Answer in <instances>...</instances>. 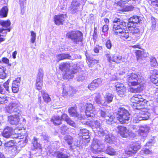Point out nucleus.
<instances>
[{
	"mask_svg": "<svg viewBox=\"0 0 158 158\" xmlns=\"http://www.w3.org/2000/svg\"><path fill=\"white\" fill-rule=\"evenodd\" d=\"M129 86H132L129 88L130 92L136 93L140 92L143 89L145 81L143 77L139 74L132 73L127 75V79Z\"/></svg>",
	"mask_w": 158,
	"mask_h": 158,
	"instance_id": "obj_1",
	"label": "nucleus"
},
{
	"mask_svg": "<svg viewBox=\"0 0 158 158\" xmlns=\"http://www.w3.org/2000/svg\"><path fill=\"white\" fill-rule=\"evenodd\" d=\"M120 21V19L118 18H115L114 19L113 29L116 34H120L121 38L125 40L129 37V32L127 30L126 23Z\"/></svg>",
	"mask_w": 158,
	"mask_h": 158,
	"instance_id": "obj_2",
	"label": "nucleus"
},
{
	"mask_svg": "<svg viewBox=\"0 0 158 158\" xmlns=\"http://www.w3.org/2000/svg\"><path fill=\"white\" fill-rule=\"evenodd\" d=\"M140 21V18L137 16H134L128 20L127 27L130 35L132 34V38H136V40L140 35V30L137 27H136L135 25L139 23Z\"/></svg>",
	"mask_w": 158,
	"mask_h": 158,
	"instance_id": "obj_3",
	"label": "nucleus"
},
{
	"mask_svg": "<svg viewBox=\"0 0 158 158\" xmlns=\"http://www.w3.org/2000/svg\"><path fill=\"white\" fill-rule=\"evenodd\" d=\"M66 37L69 39L75 44L82 43L83 41V34L80 31L77 30L69 31L66 34Z\"/></svg>",
	"mask_w": 158,
	"mask_h": 158,
	"instance_id": "obj_4",
	"label": "nucleus"
},
{
	"mask_svg": "<svg viewBox=\"0 0 158 158\" xmlns=\"http://www.w3.org/2000/svg\"><path fill=\"white\" fill-rule=\"evenodd\" d=\"M70 66L68 62L63 63L60 65V69L62 71H64V77L67 79H71L73 77V74L76 73L77 71L76 69H69Z\"/></svg>",
	"mask_w": 158,
	"mask_h": 158,
	"instance_id": "obj_5",
	"label": "nucleus"
},
{
	"mask_svg": "<svg viewBox=\"0 0 158 158\" xmlns=\"http://www.w3.org/2000/svg\"><path fill=\"white\" fill-rule=\"evenodd\" d=\"M130 114L124 108L121 107L118 109L116 114L118 120L121 124L127 123L130 119Z\"/></svg>",
	"mask_w": 158,
	"mask_h": 158,
	"instance_id": "obj_6",
	"label": "nucleus"
},
{
	"mask_svg": "<svg viewBox=\"0 0 158 158\" xmlns=\"http://www.w3.org/2000/svg\"><path fill=\"white\" fill-rule=\"evenodd\" d=\"M131 101L134 103L133 106L135 107V109L139 110L140 112L145 110L143 108V106L145 102V99L141 95L138 94L135 95L131 98Z\"/></svg>",
	"mask_w": 158,
	"mask_h": 158,
	"instance_id": "obj_7",
	"label": "nucleus"
},
{
	"mask_svg": "<svg viewBox=\"0 0 158 158\" xmlns=\"http://www.w3.org/2000/svg\"><path fill=\"white\" fill-rule=\"evenodd\" d=\"M103 148L102 142L101 140L94 139L90 148L91 150L93 153L95 154L100 153Z\"/></svg>",
	"mask_w": 158,
	"mask_h": 158,
	"instance_id": "obj_8",
	"label": "nucleus"
},
{
	"mask_svg": "<svg viewBox=\"0 0 158 158\" xmlns=\"http://www.w3.org/2000/svg\"><path fill=\"white\" fill-rule=\"evenodd\" d=\"M106 56L109 62V65L111 68H113L114 67V64H111V62L116 63H121L122 61H123L122 57L121 56L106 54Z\"/></svg>",
	"mask_w": 158,
	"mask_h": 158,
	"instance_id": "obj_9",
	"label": "nucleus"
},
{
	"mask_svg": "<svg viewBox=\"0 0 158 158\" xmlns=\"http://www.w3.org/2000/svg\"><path fill=\"white\" fill-rule=\"evenodd\" d=\"M150 114L146 111V110H141L139 112V114L137 117H135L133 120L134 123H139V121L145 120L148 119L150 116Z\"/></svg>",
	"mask_w": 158,
	"mask_h": 158,
	"instance_id": "obj_10",
	"label": "nucleus"
},
{
	"mask_svg": "<svg viewBox=\"0 0 158 158\" xmlns=\"http://www.w3.org/2000/svg\"><path fill=\"white\" fill-rule=\"evenodd\" d=\"M19 104L17 102H12L10 103L6 107V111L9 113H15L21 114V112L18 107Z\"/></svg>",
	"mask_w": 158,
	"mask_h": 158,
	"instance_id": "obj_11",
	"label": "nucleus"
},
{
	"mask_svg": "<svg viewBox=\"0 0 158 158\" xmlns=\"http://www.w3.org/2000/svg\"><path fill=\"white\" fill-rule=\"evenodd\" d=\"M85 114L87 117L94 118L96 114L95 107L93 104L89 103L86 105Z\"/></svg>",
	"mask_w": 158,
	"mask_h": 158,
	"instance_id": "obj_12",
	"label": "nucleus"
},
{
	"mask_svg": "<svg viewBox=\"0 0 158 158\" xmlns=\"http://www.w3.org/2000/svg\"><path fill=\"white\" fill-rule=\"evenodd\" d=\"M115 86L118 95L120 97H123L126 91V88L124 85L122 83L118 82L115 84Z\"/></svg>",
	"mask_w": 158,
	"mask_h": 158,
	"instance_id": "obj_13",
	"label": "nucleus"
},
{
	"mask_svg": "<svg viewBox=\"0 0 158 158\" xmlns=\"http://www.w3.org/2000/svg\"><path fill=\"white\" fill-rule=\"evenodd\" d=\"M15 143L14 141L10 140L5 143V146L12 153L16 154L18 153V150L16 147L14 145Z\"/></svg>",
	"mask_w": 158,
	"mask_h": 158,
	"instance_id": "obj_14",
	"label": "nucleus"
},
{
	"mask_svg": "<svg viewBox=\"0 0 158 158\" xmlns=\"http://www.w3.org/2000/svg\"><path fill=\"white\" fill-rule=\"evenodd\" d=\"M21 114H16L8 117V121L12 125H17L19 123V116Z\"/></svg>",
	"mask_w": 158,
	"mask_h": 158,
	"instance_id": "obj_15",
	"label": "nucleus"
},
{
	"mask_svg": "<svg viewBox=\"0 0 158 158\" xmlns=\"http://www.w3.org/2000/svg\"><path fill=\"white\" fill-rule=\"evenodd\" d=\"M118 132L123 137H127L129 135L130 131L126 127L119 126L117 127Z\"/></svg>",
	"mask_w": 158,
	"mask_h": 158,
	"instance_id": "obj_16",
	"label": "nucleus"
},
{
	"mask_svg": "<svg viewBox=\"0 0 158 158\" xmlns=\"http://www.w3.org/2000/svg\"><path fill=\"white\" fill-rule=\"evenodd\" d=\"M66 17V15L65 14H61L55 15L54 18L55 23L57 25L63 24V23Z\"/></svg>",
	"mask_w": 158,
	"mask_h": 158,
	"instance_id": "obj_17",
	"label": "nucleus"
},
{
	"mask_svg": "<svg viewBox=\"0 0 158 158\" xmlns=\"http://www.w3.org/2000/svg\"><path fill=\"white\" fill-rule=\"evenodd\" d=\"M102 79L101 78H98L97 79H95L89 85L88 88L90 90H94L98 86L102 83Z\"/></svg>",
	"mask_w": 158,
	"mask_h": 158,
	"instance_id": "obj_18",
	"label": "nucleus"
},
{
	"mask_svg": "<svg viewBox=\"0 0 158 158\" xmlns=\"http://www.w3.org/2000/svg\"><path fill=\"white\" fill-rule=\"evenodd\" d=\"M113 96L110 93H106L104 97L103 100V106H106L108 104L111 102L113 100Z\"/></svg>",
	"mask_w": 158,
	"mask_h": 158,
	"instance_id": "obj_19",
	"label": "nucleus"
},
{
	"mask_svg": "<svg viewBox=\"0 0 158 158\" xmlns=\"http://www.w3.org/2000/svg\"><path fill=\"white\" fill-rule=\"evenodd\" d=\"M64 139L66 143H67L69 145H70V148L72 149L76 147H79L77 143V144H75L74 146L71 145L73 141V138L72 136L69 135H65L64 137Z\"/></svg>",
	"mask_w": 158,
	"mask_h": 158,
	"instance_id": "obj_20",
	"label": "nucleus"
},
{
	"mask_svg": "<svg viewBox=\"0 0 158 158\" xmlns=\"http://www.w3.org/2000/svg\"><path fill=\"white\" fill-rule=\"evenodd\" d=\"M80 5V2L79 0H73L71 3V6L72 13L77 12L78 7Z\"/></svg>",
	"mask_w": 158,
	"mask_h": 158,
	"instance_id": "obj_21",
	"label": "nucleus"
},
{
	"mask_svg": "<svg viewBox=\"0 0 158 158\" xmlns=\"http://www.w3.org/2000/svg\"><path fill=\"white\" fill-rule=\"evenodd\" d=\"M12 128L9 127H6L2 133V136L6 138H9L10 137L12 131Z\"/></svg>",
	"mask_w": 158,
	"mask_h": 158,
	"instance_id": "obj_22",
	"label": "nucleus"
},
{
	"mask_svg": "<svg viewBox=\"0 0 158 158\" xmlns=\"http://www.w3.org/2000/svg\"><path fill=\"white\" fill-rule=\"evenodd\" d=\"M149 130V127H141L138 131L139 134L142 136L143 138L147 136Z\"/></svg>",
	"mask_w": 158,
	"mask_h": 158,
	"instance_id": "obj_23",
	"label": "nucleus"
},
{
	"mask_svg": "<svg viewBox=\"0 0 158 158\" xmlns=\"http://www.w3.org/2000/svg\"><path fill=\"white\" fill-rule=\"evenodd\" d=\"M68 112L69 115L74 117H78L79 114L77 112L76 107H70L69 108Z\"/></svg>",
	"mask_w": 158,
	"mask_h": 158,
	"instance_id": "obj_24",
	"label": "nucleus"
},
{
	"mask_svg": "<svg viewBox=\"0 0 158 158\" xmlns=\"http://www.w3.org/2000/svg\"><path fill=\"white\" fill-rule=\"evenodd\" d=\"M32 145L31 146V149L33 150H34L35 149H41L40 144L38 143L37 141V139L34 137L32 140Z\"/></svg>",
	"mask_w": 158,
	"mask_h": 158,
	"instance_id": "obj_25",
	"label": "nucleus"
},
{
	"mask_svg": "<svg viewBox=\"0 0 158 158\" xmlns=\"http://www.w3.org/2000/svg\"><path fill=\"white\" fill-rule=\"evenodd\" d=\"M105 120L106 123L109 124H112L115 122L114 117L110 114L107 115V116L106 117Z\"/></svg>",
	"mask_w": 158,
	"mask_h": 158,
	"instance_id": "obj_26",
	"label": "nucleus"
},
{
	"mask_svg": "<svg viewBox=\"0 0 158 158\" xmlns=\"http://www.w3.org/2000/svg\"><path fill=\"white\" fill-rule=\"evenodd\" d=\"M71 56L69 54L62 53L57 55V60L59 61L64 59H70Z\"/></svg>",
	"mask_w": 158,
	"mask_h": 158,
	"instance_id": "obj_27",
	"label": "nucleus"
},
{
	"mask_svg": "<svg viewBox=\"0 0 158 158\" xmlns=\"http://www.w3.org/2000/svg\"><path fill=\"white\" fill-rule=\"evenodd\" d=\"M115 140V136L111 134H109L105 136V141L110 143H112Z\"/></svg>",
	"mask_w": 158,
	"mask_h": 158,
	"instance_id": "obj_28",
	"label": "nucleus"
},
{
	"mask_svg": "<svg viewBox=\"0 0 158 158\" xmlns=\"http://www.w3.org/2000/svg\"><path fill=\"white\" fill-rule=\"evenodd\" d=\"M0 25L3 28H10L11 23L9 20L4 21L0 19Z\"/></svg>",
	"mask_w": 158,
	"mask_h": 158,
	"instance_id": "obj_29",
	"label": "nucleus"
},
{
	"mask_svg": "<svg viewBox=\"0 0 158 158\" xmlns=\"http://www.w3.org/2000/svg\"><path fill=\"white\" fill-rule=\"evenodd\" d=\"M8 11L7 6L3 7L0 10V16L2 18H5L7 16Z\"/></svg>",
	"mask_w": 158,
	"mask_h": 158,
	"instance_id": "obj_30",
	"label": "nucleus"
},
{
	"mask_svg": "<svg viewBox=\"0 0 158 158\" xmlns=\"http://www.w3.org/2000/svg\"><path fill=\"white\" fill-rule=\"evenodd\" d=\"M90 123H91L89 122H86V124L87 125H89L90 126L92 125L94 127L96 128V130H97L98 128H99L101 127L100 121L96 120L94 122H91Z\"/></svg>",
	"mask_w": 158,
	"mask_h": 158,
	"instance_id": "obj_31",
	"label": "nucleus"
},
{
	"mask_svg": "<svg viewBox=\"0 0 158 158\" xmlns=\"http://www.w3.org/2000/svg\"><path fill=\"white\" fill-rule=\"evenodd\" d=\"M51 121L55 125H58L61 123V118L60 116L53 117Z\"/></svg>",
	"mask_w": 158,
	"mask_h": 158,
	"instance_id": "obj_32",
	"label": "nucleus"
},
{
	"mask_svg": "<svg viewBox=\"0 0 158 158\" xmlns=\"http://www.w3.org/2000/svg\"><path fill=\"white\" fill-rule=\"evenodd\" d=\"M94 101L97 104L100 106H103V100H100L101 96L99 94H95Z\"/></svg>",
	"mask_w": 158,
	"mask_h": 158,
	"instance_id": "obj_33",
	"label": "nucleus"
},
{
	"mask_svg": "<svg viewBox=\"0 0 158 158\" xmlns=\"http://www.w3.org/2000/svg\"><path fill=\"white\" fill-rule=\"evenodd\" d=\"M151 81L156 85L158 86V74L153 73L150 76Z\"/></svg>",
	"mask_w": 158,
	"mask_h": 158,
	"instance_id": "obj_34",
	"label": "nucleus"
},
{
	"mask_svg": "<svg viewBox=\"0 0 158 158\" xmlns=\"http://www.w3.org/2000/svg\"><path fill=\"white\" fill-rule=\"evenodd\" d=\"M106 152L111 156H114L117 155L116 152L114 149V148L110 146L107 147L106 150Z\"/></svg>",
	"mask_w": 158,
	"mask_h": 158,
	"instance_id": "obj_35",
	"label": "nucleus"
},
{
	"mask_svg": "<svg viewBox=\"0 0 158 158\" xmlns=\"http://www.w3.org/2000/svg\"><path fill=\"white\" fill-rule=\"evenodd\" d=\"M71 87L69 86V85L66 84H63L62 86L63 88V92L65 95L69 94L70 95V92H71V90L69 89V87Z\"/></svg>",
	"mask_w": 158,
	"mask_h": 158,
	"instance_id": "obj_36",
	"label": "nucleus"
},
{
	"mask_svg": "<svg viewBox=\"0 0 158 158\" xmlns=\"http://www.w3.org/2000/svg\"><path fill=\"white\" fill-rule=\"evenodd\" d=\"M55 155L57 158H68L69 157L66 154L60 151L55 152Z\"/></svg>",
	"mask_w": 158,
	"mask_h": 158,
	"instance_id": "obj_37",
	"label": "nucleus"
},
{
	"mask_svg": "<svg viewBox=\"0 0 158 158\" xmlns=\"http://www.w3.org/2000/svg\"><path fill=\"white\" fill-rule=\"evenodd\" d=\"M6 68L3 67H0V78L4 79L6 77L7 74L6 73Z\"/></svg>",
	"mask_w": 158,
	"mask_h": 158,
	"instance_id": "obj_38",
	"label": "nucleus"
},
{
	"mask_svg": "<svg viewBox=\"0 0 158 158\" xmlns=\"http://www.w3.org/2000/svg\"><path fill=\"white\" fill-rule=\"evenodd\" d=\"M89 134V131L86 129H80L78 135L80 137H82L84 136L85 134Z\"/></svg>",
	"mask_w": 158,
	"mask_h": 158,
	"instance_id": "obj_39",
	"label": "nucleus"
},
{
	"mask_svg": "<svg viewBox=\"0 0 158 158\" xmlns=\"http://www.w3.org/2000/svg\"><path fill=\"white\" fill-rule=\"evenodd\" d=\"M42 82V80L36 79V86L38 90H40L41 89L43 85Z\"/></svg>",
	"mask_w": 158,
	"mask_h": 158,
	"instance_id": "obj_40",
	"label": "nucleus"
},
{
	"mask_svg": "<svg viewBox=\"0 0 158 158\" xmlns=\"http://www.w3.org/2000/svg\"><path fill=\"white\" fill-rule=\"evenodd\" d=\"M43 97L45 102H48L50 101L51 98L49 97V95L46 93H44L43 92Z\"/></svg>",
	"mask_w": 158,
	"mask_h": 158,
	"instance_id": "obj_41",
	"label": "nucleus"
},
{
	"mask_svg": "<svg viewBox=\"0 0 158 158\" xmlns=\"http://www.w3.org/2000/svg\"><path fill=\"white\" fill-rule=\"evenodd\" d=\"M96 131L98 132L99 135L100 136H103L106 134V131L103 129L101 127L99 128H98Z\"/></svg>",
	"mask_w": 158,
	"mask_h": 158,
	"instance_id": "obj_42",
	"label": "nucleus"
},
{
	"mask_svg": "<svg viewBox=\"0 0 158 158\" xmlns=\"http://www.w3.org/2000/svg\"><path fill=\"white\" fill-rule=\"evenodd\" d=\"M15 84V83H12L11 88L12 91L14 93H17L19 89V86L18 85V84L17 85Z\"/></svg>",
	"mask_w": 158,
	"mask_h": 158,
	"instance_id": "obj_43",
	"label": "nucleus"
},
{
	"mask_svg": "<svg viewBox=\"0 0 158 158\" xmlns=\"http://www.w3.org/2000/svg\"><path fill=\"white\" fill-rule=\"evenodd\" d=\"M43 71L42 69H40L37 76L36 79L42 80L43 76Z\"/></svg>",
	"mask_w": 158,
	"mask_h": 158,
	"instance_id": "obj_44",
	"label": "nucleus"
},
{
	"mask_svg": "<svg viewBox=\"0 0 158 158\" xmlns=\"http://www.w3.org/2000/svg\"><path fill=\"white\" fill-rule=\"evenodd\" d=\"M131 148L132 150H133L134 152L135 153L140 148V146L139 144L136 143Z\"/></svg>",
	"mask_w": 158,
	"mask_h": 158,
	"instance_id": "obj_45",
	"label": "nucleus"
},
{
	"mask_svg": "<svg viewBox=\"0 0 158 158\" xmlns=\"http://www.w3.org/2000/svg\"><path fill=\"white\" fill-rule=\"evenodd\" d=\"M31 43H34L35 42V40L36 39V33H35L34 31H31Z\"/></svg>",
	"mask_w": 158,
	"mask_h": 158,
	"instance_id": "obj_46",
	"label": "nucleus"
},
{
	"mask_svg": "<svg viewBox=\"0 0 158 158\" xmlns=\"http://www.w3.org/2000/svg\"><path fill=\"white\" fill-rule=\"evenodd\" d=\"M150 62L152 66L156 67L157 66L158 63L155 58L152 57L151 59Z\"/></svg>",
	"mask_w": 158,
	"mask_h": 158,
	"instance_id": "obj_47",
	"label": "nucleus"
},
{
	"mask_svg": "<svg viewBox=\"0 0 158 158\" xmlns=\"http://www.w3.org/2000/svg\"><path fill=\"white\" fill-rule=\"evenodd\" d=\"M68 128L65 126L64 125H63L61 128V133L63 135H64L67 133V131Z\"/></svg>",
	"mask_w": 158,
	"mask_h": 158,
	"instance_id": "obj_48",
	"label": "nucleus"
},
{
	"mask_svg": "<svg viewBox=\"0 0 158 158\" xmlns=\"http://www.w3.org/2000/svg\"><path fill=\"white\" fill-rule=\"evenodd\" d=\"M77 80L78 81H82L85 79V74L83 73L79 75L77 77Z\"/></svg>",
	"mask_w": 158,
	"mask_h": 158,
	"instance_id": "obj_49",
	"label": "nucleus"
},
{
	"mask_svg": "<svg viewBox=\"0 0 158 158\" xmlns=\"http://www.w3.org/2000/svg\"><path fill=\"white\" fill-rule=\"evenodd\" d=\"M68 124L73 127L76 126V124L74 122L69 118L66 121Z\"/></svg>",
	"mask_w": 158,
	"mask_h": 158,
	"instance_id": "obj_50",
	"label": "nucleus"
},
{
	"mask_svg": "<svg viewBox=\"0 0 158 158\" xmlns=\"http://www.w3.org/2000/svg\"><path fill=\"white\" fill-rule=\"evenodd\" d=\"M68 124L73 127L76 126V124L74 122L69 118L66 121Z\"/></svg>",
	"mask_w": 158,
	"mask_h": 158,
	"instance_id": "obj_51",
	"label": "nucleus"
},
{
	"mask_svg": "<svg viewBox=\"0 0 158 158\" xmlns=\"http://www.w3.org/2000/svg\"><path fill=\"white\" fill-rule=\"evenodd\" d=\"M6 98V97L4 96H1L0 103L1 104H4L7 103L8 100Z\"/></svg>",
	"mask_w": 158,
	"mask_h": 158,
	"instance_id": "obj_52",
	"label": "nucleus"
},
{
	"mask_svg": "<svg viewBox=\"0 0 158 158\" xmlns=\"http://www.w3.org/2000/svg\"><path fill=\"white\" fill-rule=\"evenodd\" d=\"M19 2L21 8V11L22 12L23 9L24 8V6L26 4V0H19Z\"/></svg>",
	"mask_w": 158,
	"mask_h": 158,
	"instance_id": "obj_53",
	"label": "nucleus"
},
{
	"mask_svg": "<svg viewBox=\"0 0 158 158\" xmlns=\"http://www.w3.org/2000/svg\"><path fill=\"white\" fill-rule=\"evenodd\" d=\"M100 114L102 117H104L105 118L107 116V115L109 114L106 113V111H103L102 110H100Z\"/></svg>",
	"mask_w": 158,
	"mask_h": 158,
	"instance_id": "obj_54",
	"label": "nucleus"
},
{
	"mask_svg": "<svg viewBox=\"0 0 158 158\" xmlns=\"http://www.w3.org/2000/svg\"><path fill=\"white\" fill-rule=\"evenodd\" d=\"M3 31H2L1 33L2 34V36H5L6 35L7 33V31L10 32L11 30L10 28H3Z\"/></svg>",
	"mask_w": 158,
	"mask_h": 158,
	"instance_id": "obj_55",
	"label": "nucleus"
},
{
	"mask_svg": "<svg viewBox=\"0 0 158 158\" xmlns=\"http://www.w3.org/2000/svg\"><path fill=\"white\" fill-rule=\"evenodd\" d=\"M106 48L109 49L111 48L112 47V44L111 41L108 40L106 42Z\"/></svg>",
	"mask_w": 158,
	"mask_h": 158,
	"instance_id": "obj_56",
	"label": "nucleus"
},
{
	"mask_svg": "<svg viewBox=\"0 0 158 158\" xmlns=\"http://www.w3.org/2000/svg\"><path fill=\"white\" fill-rule=\"evenodd\" d=\"M60 117L61 118V120H64L66 122L69 118L68 115L66 114H63Z\"/></svg>",
	"mask_w": 158,
	"mask_h": 158,
	"instance_id": "obj_57",
	"label": "nucleus"
},
{
	"mask_svg": "<svg viewBox=\"0 0 158 158\" xmlns=\"http://www.w3.org/2000/svg\"><path fill=\"white\" fill-rule=\"evenodd\" d=\"M9 84V81H7L3 84V86L5 89V91L6 90L7 92L9 91V86H8Z\"/></svg>",
	"mask_w": 158,
	"mask_h": 158,
	"instance_id": "obj_58",
	"label": "nucleus"
},
{
	"mask_svg": "<svg viewBox=\"0 0 158 158\" xmlns=\"http://www.w3.org/2000/svg\"><path fill=\"white\" fill-rule=\"evenodd\" d=\"M21 81V79L20 77H17L15 79V80L13 81V83H15L16 85H18L20 86V83Z\"/></svg>",
	"mask_w": 158,
	"mask_h": 158,
	"instance_id": "obj_59",
	"label": "nucleus"
},
{
	"mask_svg": "<svg viewBox=\"0 0 158 158\" xmlns=\"http://www.w3.org/2000/svg\"><path fill=\"white\" fill-rule=\"evenodd\" d=\"M125 152L127 154L129 155L130 156H131L133 154L135 153L134 152L133 150H132L131 148V149L130 150L126 151Z\"/></svg>",
	"mask_w": 158,
	"mask_h": 158,
	"instance_id": "obj_60",
	"label": "nucleus"
},
{
	"mask_svg": "<svg viewBox=\"0 0 158 158\" xmlns=\"http://www.w3.org/2000/svg\"><path fill=\"white\" fill-rule=\"evenodd\" d=\"M141 152L144 153L145 155L151 153V151L148 149H143L141 151Z\"/></svg>",
	"mask_w": 158,
	"mask_h": 158,
	"instance_id": "obj_61",
	"label": "nucleus"
},
{
	"mask_svg": "<svg viewBox=\"0 0 158 158\" xmlns=\"http://www.w3.org/2000/svg\"><path fill=\"white\" fill-rule=\"evenodd\" d=\"M151 4L153 6L158 7V0H152Z\"/></svg>",
	"mask_w": 158,
	"mask_h": 158,
	"instance_id": "obj_62",
	"label": "nucleus"
},
{
	"mask_svg": "<svg viewBox=\"0 0 158 158\" xmlns=\"http://www.w3.org/2000/svg\"><path fill=\"white\" fill-rule=\"evenodd\" d=\"M108 30V27L107 25H105L102 27V31L103 33L106 32Z\"/></svg>",
	"mask_w": 158,
	"mask_h": 158,
	"instance_id": "obj_63",
	"label": "nucleus"
},
{
	"mask_svg": "<svg viewBox=\"0 0 158 158\" xmlns=\"http://www.w3.org/2000/svg\"><path fill=\"white\" fill-rule=\"evenodd\" d=\"M82 138L83 139L86 140V141L88 142L90 140L89 136L88 134H85L84 136L82 137Z\"/></svg>",
	"mask_w": 158,
	"mask_h": 158,
	"instance_id": "obj_64",
	"label": "nucleus"
}]
</instances>
